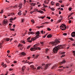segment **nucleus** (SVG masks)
Here are the masks:
<instances>
[{
    "mask_svg": "<svg viewBox=\"0 0 75 75\" xmlns=\"http://www.w3.org/2000/svg\"><path fill=\"white\" fill-rule=\"evenodd\" d=\"M63 48H64V47L62 46L59 45L53 48V51L54 53H57L58 50H61V49H63Z\"/></svg>",
    "mask_w": 75,
    "mask_h": 75,
    "instance_id": "obj_1",
    "label": "nucleus"
},
{
    "mask_svg": "<svg viewBox=\"0 0 75 75\" xmlns=\"http://www.w3.org/2000/svg\"><path fill=\"white\" fill-rule=\"evenodd\" d=\"M58 43H60V42L58 41V39H56L55 40L54 42H51V44H52L54 45H55L56 44H58Z\"/></svg>",
    "mask_w": 75,
    "mask_h": 75,
    "instance_id": "obj_2",
    "label": "nucleus"
},
{
    "mask_svg": "<svg viewBox=\"0 0 75 75\" xmlns=\"http://www.w3.org/2000/svg\"><path fill=\"white\" fill-rule=\"evenodd\" d=\"M30 50L31 51H34L35 50H41V48L39 47H32L30 48Z\"/></svg>",
    "mask_w": 75,
    "mask_h": 75,
    "instance_id": "obj_3",
    "label": "nucleus"
},
{
    "mask_svg": "<svg viewBox=\"0 0 75 75\" xmlns=\"http://www.w3.org/2000/svg\"><path fill=\"white\" fill-rule=\"evenodd\" d=\"M38 36H39V35H36L35 37L32 38L31 39V41H35V40H37V38H39Z\"/></svg>",
    "mask_w": 75,
    "mask_h": 75,
    "instance_id": "obj_4",
    "label": "nucleus"
},
{
    "mask_svg": "<svg viewBox=\"0 0 75 75\" xmlns=\"http://www.w3.org/2000/svg\"><path fill=\"white\" fill-rule=\"evenodd\" d=\"M71 36L72 37H75V32H73L71 33Z\"/></svg>",
    "mask_w": 75,
    "mask_h": 75,
    "instance_id": "obj_5",
    "label": "nucleus"
},
{
    "mask_svg": "<svg viewBox=\"0 0 75 75\" xmlns=\"http://www.w3.org/2000/svg\"><path fill=\"white\" fill-rule=\"evenodd\" d=\"M65 62H66V61L63 60L62 62H60V65H61L62 64H65Z\"/></svg>",
    "mask_w": 75,
    "mask_h": 75,
    "instance_id": "obj_6",
    "label": "nucleus"
},
{
    "mask_svg": "<svg viewBox=\"0 0 75 75\" xmlns=\"http://www.w3.org/2000/svg\"><path fill=\"white\" fill-rule=\"evenodd\" d=\"M44 69V68L43 67H42V66H39L37 67V69Z\"/></svg>",
    "mask_w": 75,
    "mask_h": 75,
    "instance_id": "obj_7",
    "label": "nucleus"
},
{
    "mask_svg": "<svg viewBox=\"0 0 75 75\" xmlns=\"http://www.w3.org/2000/svg\"><path fill=\"white\" fill-rule=\"evenodd\" d=\"M3 24H4H4H5V25H7V21L4 20L3 22Z\"/></svg>",
    "mask_w": 75,
    "mask_h": 75,
    "instance_id": "obj_8",
    "label": "nucleus"
},
{
    "mask_svg": "<svg viewBox=\"0 0 75 75\" xmlns=\"http://www.w3.org/2000/svg\"><path fill=\"white\" fill-rule=\"evenodd\" d=\"M47 37L48 38H51V37H52V35L51 34H49L47 36Z\"/></svg>",
    "mask_w": 75,
    "mask_h": 75,
    "instance_id": "obj_9",
    "label": "nucleus"
},
{
    "mask_svg": "<svg viewBox=\"0 0 75 75\" xmlns=\"http://www.w3.org/2000/svg\"><path fill=\"white\" fill-rule=\"evenodd\" d=\"M37 12L38 13H41V14H43V13H44V12L41 10L38 11Z\"/></svg>",
    "mask_w": 75,
    "mask_h": 75,
    "instance_id": "obj_10",
    "label": "nucleus"
},
{
    "mask_svg": "<svg viewBox=\"0 0 75 75\" xmlns=\"http://www.w3.org/2000/svg\"><path fill=\"white\" fill-rule=\"evenodd\" d=\"M21 55H22L25 56L26 55V53L24 52H22L21 53Z\"/></svg>",
    "mask_w": 75,
    "mask_h": 75,
    "instance_id": "obj_11",
    "label": "nucleus"
},
{
    "mask_svg": "<svg viewBox=\"0 0 75 75\" xmlns=\"http://www.w3.org/2000/svg\"><path fill=\"white\" fill-rule=\"evenodd\" d=\"M21 11H19V12L18 13V14L19 16H21V14H22V13H21Z\"/></svg>",
    "mask_w": 75,
    "mask_h": 75,
    "instance_id": "obj_12",
    "label": "nucleus"
},
{
    "mask_svg": "<svg viewBox=\"0 0 75 75\" xmlns=\"http://www.w3.org/2000/svg\"><path fill=\"white\" fill-rule=\"evenodd\" d=\"M25 67L24 66L22 68V70L23 72H24V69H25Z\"/></svg>",
    "mask_w": 75,
    "mask_h": 75,
    "instance_id": "obj_13",
    "label": "nucleus"
},
{
    "mask_svg": "<svg viewBox=\"0 0 75 75\" xmlns=\"http://www.w3.org/2000/svg\"><path fill=\"white\" fill-rule=\"evenodd\" d=\"M30 4L31 6H35V5H36V3H32Z\"/></svg>",
    "mask_w": 75,
    "mask_h": 75,
    "instance_id": "obj_14",
    "label": "nucleus"
},
{
    "mask_svg": "<svg viewBox=\"0 0 75 75\" xmlns=\"http://www.w3.org/2000/svg\"><path fill=\"white\" fill-rule=\"evenodd\" d=\"M30 67H31L33 68V69H36V68H34V66L33 65H32L30 66Z\"/></svg>",
    "mask_w": 75,
    "mask_h": 75,
    "instance_id": "obj_15",
    "label": "nucleus"
},
{
    "mask_svg": "<svg viewBox=\"0 0 75 75\" xmlns=\"http://www.w3.org/2000/svg\"><path fill=\"white\" fill-rule=\"evenodd\" d=\"M35 33H36V35H39V34H40V31H38L36 32Z\"/></svg>",
    "mask_w": 75,
    "mask_h": 75,
    "instance_id": "obj_16",
    "label": "nucleus"
},
{
    "mask_svg": "<svg viewBox=\"0 0 75 75\" xmlns=\"http://www.w3.org/2000/svg\"><path fill=\"white\" fill-rule=\"evenodd\" d=\"M48 66L46 64L45 66V69H47L48 68Z\"/></svg>",
    "mask_w": 75,
    "mask_h": 75,
    "instance_id": "obj_17",
    "label": "nucleus"
},
{
    "mask_svg": "<svg viewBox=\"0 0 75 75\" xmlns=\"http://www.w3.org/2000/svg\"><path fill=\"white\" fill-rule=\"evenodd\" d=\"M57 71L59 72H61V71H64V70L62 69H59L57 70Z\"/></svg>",
    "mask_w": 75,
    "mask_h": 75,
    "instance_id": "obj_18",
    "label": "nucleus"
},
{
    "mask_svg": "<svg viewBox=\"0 0 75 75\" xmlns=\"http://www.w3.org/2000/svg\"><path fill=\"white\" fill-rule=\"evenodd\" d=\"M5 40L6 41H9L10 40V38H8L5 39Z\"/></svg>",
    "mask_w": 75,
    "mask_h": 75,
    "instance_id": "obj_19",
    "label": "nucleus"
},
{
    "mask_svg": "<svg viewBox=\"0 0 75 75\" xmlns=\"http://www.w3.org/2000/svg\"><path fill=\"white\" fill-rule=\"evenodd\" d=\"M55 4V2L52 1L51 2V4L52 5V6H53L54 4Z\"/></svg>",
    "mask_w": 75,
    "mask_h": 75,
    "instance_id": "obj_20",
    "label": "nucleus"
},
{
    "mask_svg": "<svg viewBox=\"0 0 75 75\" xmlns=\"http://www.w3.org/2000/svg\"><path fill=\"white\" fill-rule=\"evenodd\" d=\"M60 28H64V26H63V24H62L60 26Z\"/></svg>",
    "mask_w": 75,
    "mask_h": 75,
    "instance_id": "obj_21",
    "label": "nucleus"
},
{
    "mask_svg": "<svg viewBox=\"0 0 75 75\" xmlns=\"http://www.w3.org/2000/svg\"><path fill=\"white\" fill-rule=\"evenodd\" d=\"M38 44H35L33 46L34 47H38Z\"/></svg>",
    "mask_w": 75,
    "mask_h": 75,
    "instance_id": "obj_22",
    "label": "nucleus"
},
{
    "mask_svg": "<svg viewBox=\"0 0 75 75\" xmlns=\"http://www.w3.org/2000/svg\"><path fill=\"white\" fill-rule=\"evenodd\" d=\"M69 39H70L71 41H74V40L72 38H69Z\"/></svg>",
    "mask_w": 75,
    "mask_h": 75,
    "instance_id": "obj_23",
    "label": "nucleus"
},
{
    "mask_svg": "<svg viewBox=\"0 0 75 75\" xmlns=\"http://www.w3.org/2000/svg\"><path fill=\"white\" fill-rule=\"evenodd\" d=\"M35 34V33L33 32H30V34H32V35H33V34Z\"/></svg>",
    "mask_w": 75,
    "mask_h": 75,
    "instance_id": "obj_24",
    "label": "nucleus"
},
{
    "mask_svg": "<svg viewBox=\"0 0 75 75\" xmlns=\"http://www.w3.org/2000/svg\"><path fill=\"white\" fill-rule=\"evenodd\" d=\"M28 62V64L29 65H30V64H33V62Z\"/></svg>",
    "mask_w": 75,
    "mask_h": 75,
    "instance_id": "obj_25",
    "label": "nucleus"
},
{
    "mask_svg": "<svg viewBox=\"0 0 75 75\" xmlns=\"http://www.w3.org/2000/svg\"><path fill=\"white\" fill-rule=\"evenodd\" d=\"M47 35H48V34L47 33L44 36H43L42 37V38H45V37H46V36Z\"/></svg>",
    "mask_w": 75,
    "mask_h": 75,
    "instance_id": "obj_26",
    "label": "nucleus"
},
{
    "mask_svg": "<svg viewBox=\"0 0 75 75\" xmlns=\"http://www.w3.org/2000/svg\"><path fill=\"white\" fill-rule=\"evenodd\" d=\"M3 67H4V68H6V67H7V66L6 65V64H4L3 65Z\"/></svg>",
    "mask_w": 75,
    "mask_h": 75,
    "instance_id": "obj_27",
    "label": "nucleus"
},
{
    "mask_svg": "<svg viewBox=\"0 0 75 75\" xmlns=\"http://www.w3.org/2000/svg\"><path fill=\"white\" fill-rule=\"evenodd\" d=\"M50 22H45L44 23H43V24H48V23H49Z\"/></svg>",
    "mask_w": 75,
    "mask_h": 75,
    "instance_id": "obj_28",
    "label": "nucleus"
},
{
    "mask_svg": "<svg viewBox=\"0 0 75 75\" xmlns=\"http://www.w3.org/2000/svg\"><path fill=\"white\" fill-rule=\"evenodd\" d=\"M28 61V59L26 60L25 61V62L24 63V64H26V63H28L29 62H27Z\"/></svg>",
    "mask_w": 75,
    "mask_h": 75,
    "instance_id": "obj_29",
    "label": "nucleus"
},
{
    "mask_svg": "<svg viewBox=\"0 0 75 75\" xmlns=\"http://www.w3.org/2000/svg\"><path fill=\"white\" fill-rule=\"evenodd\" d=\"M51 10H52V11H55V9L54 8H53L52 7L51 8Z\"/></svg>",
    "mask_w": 75,
    "mask_h": 75,
    "instance_id": "obj_30",
    "label": "nucleus"
},
{
    "mask_svg": "<svg viewBox=\"0 0 75 75\" xmlns=\"http://www.w3.org/2000/svg\"><path fill=\"white\" fill-rule=\"evenodd\" d=\"M47 30L48 31H51V29H50V28H47Z\"/></svg>",
    "mask_w": 75,
    "mask_h": 75,
    "instance_id": "obj_31",
    "label": "nucleus"
},
{
    "mask_svg": "<svg viewBox=\"0 0 75 75\" xmlns=\"http://www.w3.org/2000/svg\"><path fill=\"white\" fill-rule=\"evenodd\" d=\"M10 31H14L15 30V29L14 28L11 29H10Z\"/></svg>",
    "mask_w": 75,
    "mask_h": 75,
    "instance_id": "obj_32",
    "label": "nucleus"
},
{
    "mask_svg": "<svg viewBox=\"0 0 75 75\" xmlns=\"http://www.w3.org/2000/svg\"><path fill=\"white\" fill-rule=\"evenodd\" d=\"M31 22H33V23H35V22H34V20L33 19L31 20Z\"/></svg>",
    "mask_w": 75,
    "mask_h": 75,
    "instance_id": "obj_33",
    "label": "nucleus"
},
{
    "mask_svg": "<svg viewBox=\"0 0 75 75\" xmlns=\"http://www.w3.org/2000/svg\"><path fill=\"white\" fill-rule=\"evenodd\" d=\"M21 42H22V43H23L24 44H25V41L24 40H22Z\"/></svg>",
    "mask_w": 75,
    "mask_h": 75,
    "instance_id": "obj_34",
    "label": "nucleus"
},
{
    "mask_svg": "<svg viewBox=\"0 0 75 75\" xmlns=\"http://www.w3.org/2000/svg\"><path fill=\"white\" fill-rule=\"evenodd\" d=\"M65 55V54H63V55H62V56H61V58H63V57H64V56Z\"/></svg>",
    "mask_w": 75,
    "mask_h": 75,
    "instance_id": "obj_35",
    "label": "nucleus"
},
{
    "mask_svg": "<svg viewBox=\"0 0 75 75\" xmlns=\"http://www.w3.org/2000/svg\"><path fill=\"white\" fill-rule=\"evenodd\" d=\"M10 21H14V20H13V18H10Z\"/></svg>",
    "mask_w": 75,
    "mask_h": 75,
    "instance_id": "obj_36",
    "label": "nucleus"
},
{
    "mask_svg": "<svg viewBox=\"0 0 75 75\" xmlns=\"http://www.w3.org/2000/svg\"><path fill=\"white\" fill-rule=\"evenodd\" d=\"M43 5L44 7L46 8V7H48V6H47L45 5L44 4H43Z\"/></svg>",
    "mask_w": 75,
    "mask_h": 75,
    "instance_id": "obj_37",
    "label": "nucleus"
},
{
    "mask_svg": "<svg viewBox=\"0 0 75 75\" xmlns=\"http://www.w3.org/2000/svg\"><path fill=\"white\" fill-rule=\"evenodd\" d=\"M69 11H71V10H72V8L71 7L69 8Z\"/></svg>",
    "mask_w": 75,
    "mask_h": 75,
    "instance_id": "obj_38",
    "label": "nucleus"
},
{
    "mask_svg": "<svg viewBox=\"0 0 75 75\" xmlns=\"http://www.w3.org/2000/svg\"><path fill=\"white\" fill-rule=\"evenodd\" d=\"M30 47H31V46L29 45L28 46L27 48V49H28H28H29V48H30Z\"/></svg>",
    "mask_w": 75,
    "mask_h": 75,
    "instance_id": "obj_39",
    "label": "nucleus"
},
{
    "mask_svg": "<svg viewBox=\"0 0 75 75\" xmlns=\"http://www.w3.org/2000/svg\"><path fill=\"white\" fill-rule=\"evenodd\" d=\"M30 58H31V57H28L27 59H28V60H30Z\"/></svg>",
    "mask_w": 75,
    "mask_h": 75,
    "instance_id": "obj_40",
    "label": "nucleus"
},
{
    "mask_svg": "<svg viewBox=\"0 0 75 75\" xmlns=\"http://www.w3.org/2000/svg\"><path fill=\"white\" fill-rule=\"evenodd\" d=\"M21 45H21V44H20V43H19V44H18V47H19L20 46H21Z\"/></svg>",
    "mask_w": 75,
    "mask_h": 75,
    "instance_id": "obj_41",
    "label": "nucleus"
},
{
    "mask_svg": "<svg viewBox=\"0 0 75 75\" xmlns=\"http://www.w3.org/2000/svg\"><path fill=\"white\" fill-rule=\"evenodd\" d=\"M38 9H35L34 10V12H35V11H38Z\"/></svg>",
    "mask_w": 75,
    "mask_h": 75,
    "instance_id": "obj_42",
    "label": "nucleus"
},
{
    "mask_svg": "<svg viewBox=\"0 0 75 75\" xmlns=\"http://www.w3.org/2000/svg\"><path fill=\"white\" fill-rule=\"evenodd\" d=\"M56 5L57 6H59V4L57 3H56Z\"/></svg>",
    "mask_w": 75,
    "mask_h": 75,
    "instance_id": "obj_43",
    "label": "nucleus"
},
{
    "mask_svg": "<svg viewBox=\"0 0 75 75\" xmlns=\"http://www.w3.org/2000/svg\"><path fill=\"white\" fill-rule=\"evenodd\" d=\"M34 12H35L34 11H34H31V12H30V13L31 14H33V13H34Z\"/></svg>",
    "mask_w": 75,
    "mask_h": 75,
    "instance_id": "obj_44",
    "label": "nucleus"
},
{
    "mask_svg": "<svg viewBox=\"0 0 75 75\" xmlns=\"http://www.w3.org/2000/svg\"><path fill=\"white\" fill-rule=\"evenodd\" d=\"M3 44V43H0V48H1L2 47H1V45Z\"/></svg>",
    "mask_w": 75,
    "mask_h": 75,
    "instance_id": "obj_45",
    "label": "nucleus"
},
{
    "mask_svg": "<svg viewBox=\"0 0 75 75\" xmlns=\"http://www.w3.org/2000/svg\"><path fill=\"white\" fill-rule=\"evenodd\" d=\"M22 6V4H20L18 6L19 7H21Z\"/></svg>",
    "mask_w": 75,
    "mask_h": 75,
    "instance_id": "obj_46",
    "label": "nucleus"
},
{
    "mask_svg": "<svg viewBox=\"0 0 75 75\" xmlns=\"http://www.w3.org/2000/svg\"><path fill=\"white\" fill-rule=\"evenodd\" d=\"M63 35H65V36H66L67 35V33H64L63 34Z\"/></svg>",
    "mask_w": 75,
    "mask_h": 75,
    "instance_id": "obj_47",
    "label": "nucleus"
},
{
    "mask_svg": "<svg viewBox=\"0 0 75 75\" xmlns=\"http://www.w3.org/2000/svg\"><path fill=\"white\" fill-rule=\"evenodd\" d=\"M47 65V67H50L51 65V64H46Z\"/></svg>",
    "mask_w": 75,
    "mask_h": 75,
    "instance_id": "obj_48",
    "label": "nucleus"
},
{
    "mask_svg": "<svg viewBox=\"0 0 75 75\" xmlns=\"http://www.w3.org/2000/svg\"><path fill=\"white\" fill-rule=\"evenodd\" d=\"M73 53L74 56H75V51H73Z\"/></svg>",
    "mask_w": 75,
    "mask_h": 75,
    "instance_id": "obj_49",
    "label": "nucleus"
},
{
    "mask_svg": "<svg viewBox=\"0 0 75 75\" xmlns=\"http://www.w3.org/2000/svg\"><path fill=\"white\" fill-rule=\"evenodd\" d=\"M3 13V10H1V13H0L1 14H2V13Z\"/></svg>",
    "mask_w": 75,
    "mask_h": 75,
    "instance_id": "obj_50",
    "label": "nucleus"
},
{
    "mask_svg": "<svg viewBox=\"0 0 75 75\" xmlns=\"http://www.w3.org/2000/svg\"><path fill=\"white\" fill-rule=\"evenodd\" d=\"M11 15H12V16L13 15H14V13H10Z\"/></svg>",
    "mask_w": 75,
    "mask_h": 75,
    "instance_id": "obj_51",
    "label": "nucleus"
},
{
    "mask_svg": "<svg viewBox=\"0 0 75 75\" xmlns=\"http://www.w3.org/2000/svg\"><path fill=\"white\" fill-rule=\"evenodd\" d=\"M47 18H48L49 20H50V19H51V18L50 17H49L48 16H47Z\"/></svg>",
    "mask_w": 75,
    "mask_h": 75,
    "instance_id": "obj_52",
    "label": "nucleus"
},
{
    "mask_svg": "<svg viewBox=\"0 0 75 75\" xmlns=\"http://www.w3.org/2000/svg\"><path fill=\"white\" fill-rule=\"evenodd\" d=\"M41 10H43V11H46L45 9L44 8L42 9V8H41Z\"/></svg>",
    "mask_w": 75,
    "mask_h": 75,
    "instance_id": "obj_53",
    "label": "nucleus"
},
{
    "mask_svg": "<svg viewBox=\"0 0 75 75\" xmlns=\"http://www.w3.org/2000/svg\"><path fill=\"white\" fill-rule=\"evenodd\" d=\"M28 42H32V41L31 40H28Z\"/></svg>",
    "mask_w": 75,
    "mask_h": 75,
    "instance_id": "obj_54",
    "label": "nucleus"
},
{
    "mask_svg": "<svg viewBox=\"0 0 75 75\" xmlns=\"http://www.w3.org/2000/svg\"><path fill=\"white\" fill-rule=\"evenodd\" d=\"M30 38H31V36H30V37L28 38L27 39V40H30Z\"/></svg>",
    "mask_w": 75,
    "mask_h": 75,
    "instance_id": "obj_55",
    "label": "nucleus"
},
{
    "mask_svg": "<svg viewBox=\"0 0 75 75\" xmlns=\"http://www.w3.org/2000/svg\"><path fill=\"white\" fill-rule=\"evenodd\" d=\"M71 20H69V24H70V23H71Z\"/></svg>",
    "mask_w": 75,
    "mask_h": 75,
    "instance_id": "obj_56",
    "label": "nucleus"
},
{
    "mask_svg": "<svg viewBox=\"0 0 75 75\" xmlns=\"http://www.w3.org/2000/svg\"><path fill=\"white\" fill-rule=\"evenodd\" d=\"M71 14L68 15V18H69V17H71Z\"/></svg>",
    "mask_w": 75,
    "mask_h": 75,
    "instance_id": "obj_57",
    "label": "nucleus"
},
{
    "mask_svg": "<svg viewBox=\"0 0 75 75\" xmlns=\"http://www.w3.org/2000/svg\"><path fill=\"white\" fill-rule=\"evenodd\" d=\"M59 3H61L62 2V1L61 0L59 1Z\"/></svg>",
    "mask_w": 75,
    "mask_h": 75,
    "instance_id": "obj_58",
    "label": "nucleus"
},
{
    "mask_svg": "<svg viewBox=\"0 0 75 75\" xmlns=\"http://www.w3.org/2000/svg\"><path fill=\"white\" fill-rule=\"evenodd\" d=\"M40 43L41 44H42V45H43V44H44V42H40Z\"/></svg>",
    "mask_w": 75,
    "mask_h": 75,
    "instance_id": "obj_59",
    "label": "nucleus"
},
{
    "mask_svg": "<svg viewBox=\"0 0 75 75\" xmlns=\"http://www.w3.org/2000/svg\"><path fill=\"white\" fill-rule=\"evenodd\" d=\"M28 34L29 35H30V34H31V31L30 32H28Z\"/></svg>",
    "mask_w": 75,
    "mask_h": 75,
    "instance_id": "obj_60",
    "label": "nucleus"
},
{
    "mask_svg": "<svg viewBox=\"0 0 75 75\" xmlns=\"http://www.w3.org/2000/svg\"><path fill=\"white\" fill-rule=\"evenodd\" d=\"M61 7H64V5H62L61 6Z\"/></svg>",
    "mask_w": 75,
    "mask_h": 75,
    "instance_id": "obj_61",
    "label": "nucleus"
},
{
    "mask_svg": "<svg viewBox=\"0 0 75 75\" xmlns=\"http://www.w3.org/2000/svg\"><path fill=\"white\" fill-rule=\"evenodd\" d=\"M36 27V28H40V27L39 26H37Z\"/></svg>",
    "mask_w": 75,
    "mask_h": 75,
    "instance_id": "obj_62",
    "label": "nucleus"
},
{
    "mask_svg": "<svg viewBox=\"0 0 75 75\" xmlns=\"http://www.w3.org/2000/svg\"><path fill=\"white\" fill-rule=\"evenodd\" d=\"M15 27H16V25H15V24H14L13 25V28H15Z\"/></svg>",
    "mask_w": 75,
    "mask_h": 75,
    "instance_id": "obj_63",
    "label": "nucleus"
},
{
    "mask_svg": "<svg viewBox=\"0 0 75 75\" xmlns=\"http://www.w3.org/2000/svg\"><path fill=\"white\" fill-rule=\"evenodd\" d=\"M72 45H73V46H74L75 47V43H73L72 44Z\"/></svg>",
    "mask_w": 75,
    "mask_h": 75,
    "instance_id": "obj_64",
    "label": "nucleus"
}]
</instances>
